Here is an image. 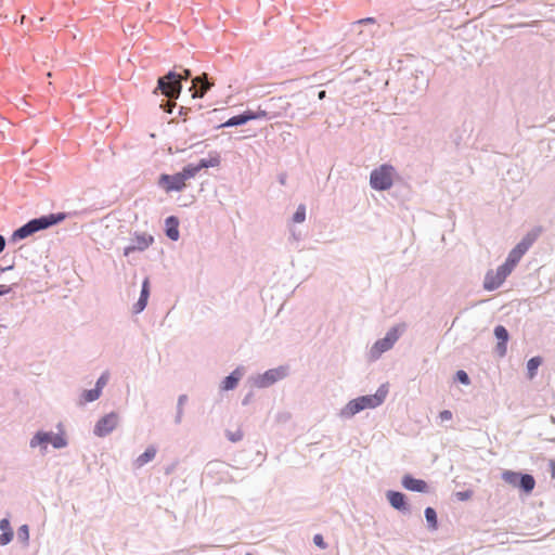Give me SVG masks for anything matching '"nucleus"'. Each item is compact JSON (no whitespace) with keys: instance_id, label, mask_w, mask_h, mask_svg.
<instances>
[{"instance_id":"nucleus-3","label":"nucleus","mask_w":555,"mask_h":555,"mask_svg":"<svg viewBox=\"0 0 555 555\" xmlns=\"http://www.w3.org/2000/svg\"><path fill=\"white\" fill-rule=\"evenodd\" d=\"M542 233V227H534L531 229L520 242L508 253L503 263L507 264L508 268L514 270L517 263L520 261L522 256L529 250V248L535 243Z\"/></svg>"},{"instance_id":"nucleus-27","label":"nucleus","mask_w":555,"mask_h":555,"mask_svg":"<svg viewBox=\"0 0 555 555\" xmlns=\"http://www.w3.org/2000/svg\"><path fill=\"white\" fill-rule=\"evenodd\" d=\"M494 336L496 337L498 341H500V347H503L509 337L508 331L503 325H496L494 327Z\"/></svg>"},{"instance_id":"nucleus-21","label":"nucleus","mask_w":555,"mask_h":555,"mask_svg":"<svg viewBox=\"0 0 555 555\" xmlns=\"http://www.w3.org/2000/svg\"><path fill=\"white\" fill-rule=\"evenodd\" d=\"M249 120L248 109L244 111L242 114L230 117L227 121L217 126L220 128H230V127H238L247 124Z\"/></svg>"},{"instance_id":"nucleus-4","label":"nucleus","mask_w":555,"mask_h":555,"mask_svg":"<svg viewBox=\"0 0 555 555\" xmlns=\"http://www.w3.org/2000/svg\"><path fill=\"white\" fill-rule=\"evenodd\" d=\"M395 168L389 164H383L372 170L370 175V185L375 191H387L393 183Z\"/></svg>"},{"instance_id":"nucleus-50","label":"nucleus","mask_w":555,"mask_h":555,"mask_svg":"<svg viewBox=\"0 0 555 555\" xmlns=\"http://www.w3.org/2000/svg\"><path fill=\"white\" fill-rule=\"evenodd\" d=\"M279 182H280L282 185H285V183H286V176H285V175H280V177H279Z\"/></svg>"},{"instance_id":"nucleus-36","label":"nucleus","mask_w":555,"mask_h":555,"mask_svg":"<svg viewBox=\"0 0 555 555\" xmlns=\"http://www.w3.org/2000/svg\"><path fill=\"white\" fill-rule=\"evenodd\" d=\"M13 537H14L13 530L2 531V533L0 534V545H2V546L8 545L13 540Z\"/></svg>"},{"instance_id":"nucleus-46","label":"nucleus","mask_w":555,"mask_h":555,"mask_svg":"<svg viewBox=\"0 0 555 555\" xmlns=\"http://www.w3.org/2000/svg\"><path fill=\"white\" fill-rule=\"evenodd\" d=\"M251 397H253V392L247 393V395L243 398L242 404H243V405L248 404V403L250 402Z\"/></svg>"},{"instance_id":"nucleus-41","label":"nucleus","mask_w":555,"mask_h":555,"mask_svg":"<svg viewBox=\"0 0 555 555\" xmlns=\"http://www.w3.org/2000/svg\"><path fill=\"white\" fill-rule=\"evenodd\" d=\"M452 412L450 410H443L439 413V418L443 421H450L452 418Z\"/></svg>"},{"instance_id":"nucleus-7","label":"nucleus","mask_w":555,"mask_h":555,"mask_svg":"<svg viewBox=\"0 0 555 555\" xmlns=\"http://www.w3.org/2000/svg\"><path fill=\"white\" fill-rule=\"evenodd\" d=\"M377 30L376 21L373 17L358 20L351 24V31L359 36L358 43L365 46Z\"/></svg>"},{"instance_id":"nucleus-48","label":"nucleus","mask_w":555,"mask_h":555,"mask_svg":"<svg viewBox=\"0 0 555 555\" xmlns=\"http://www.w3.org/2000/svg\"><path fill=\"white\" fill-rule=\"evenodd\" d=\"M5 247V238L0 234V254L3 251Z\"/></svg>"},{"instance_id":"nucleus-38","label":"nucleus","mask_w":555,"mask_h":555,"mask_svg":"<svg viewBox=\"0 0 555 555\" xmlns=\"http://www.w3.org/2000/svg\"><path fill=\"white\" fill-rule=\"evenodd\" d=\"M473 495V491L472 490H464V491H459L455 493V496L459 501H467L472 498Z\"/></svg>"},{"instance_id":"nucleus-45","label":"nucleus","mask_w":555,"mask_h":555,"mask_svg":"<svg viewBox=\"0 0 555 555\" xmlns=\"http://www.w3.org/2000/svg\"><path fill=\"white\" fill-rule=\"evenodd\" d=\"M496 350L500 356H504L506 353V344H504L503 347H500V341H498Z\"/></svg>"},{"instance_id":"nucleus-15","label":"nucleus","mask_w":555,"mask_h":555,"mask_svg":"<svg viewBox=\"0 0 555 555\" xmlns=\"http://www.w3.org/2000/svg\"><path fill=\"white\" fill-rule=\"evenodd\" d=\"M386 496L389 501V504L397 511L408 514L410 513V506L406 502V496L399 491L388 490Z\"/></svg>"},{"instance_id":"nucleus-13","label":"nucleus","mask_w":555,"mask_h":555,"mask_svg":"<svg viewBox=\"0 0 555 555\" xmlns=\"http://www.w3.org/2000/svg\"><path fill=\"white\" fill-rule=\"evenodd\" d=\"M185 181L184 176L180 171L175 175L163 173L159 177L158 183L166 190V192H179L184 189Z\"/></svg>"},{"instance_id":"nucleus-26","label":"nucleus","mask_w":555,"mask_h":555,"mask_svg":"<svg viewBox=\"0 0 555 555\" xmlns=\"http://www.w3.org/2000/svg\"><path fill=\"white\" fill-rule=\"evenodd\" d=\"M542 363L541 357H532L527 362V374L530 379H532L537 375L538 367Z\"/></svg>"},{"instance_id":"nucleus-43","label":"nucleus","mask_w":555,"mask_h":555,"mask_svg":"<svg viewBox=\"0 0 555 555\" xmlns=\"http://www.w3.org/2000/svg\"><path fill=\"white\" fill-rule=\"evenodd\" d=\"M12 289H13V287L10 285L0 284V296L11 293Z\"/></svg>"},{"instance_id":"nucleus-33","label":"nucleus","mask_w":555,"mask_h":555,"mask_svg":"<svg viewBox=\"0 0 555 555\" xmlns=\"http://www.w3.org/2000/svg\"><path fill=\"white\" fill-rule=\"evenodd\" d=\"M306 220V206L300 204L295 214L293 215V221L296 223H301Z\"/></svg>"},{"instance_id":"nucleus-24","label":"nucleus","mask_w":555,"mask_h":555,"mask_svg":"<svg viewBox=\"0 0 555 555\" xmlns=\"http://www.w3.org/2000/svg\"><path fill=\"white\" fill-rule=\"evenodd\" d=\"M156 453H157V450L155 449V447H153V446L147 447L145 449V451L135 459V461H134L135 466L137 467L144 466L145 464L151 462L156 456Z\"/></svg>"},{"instance_id":"nucleus-5","label":"nucleus","mask_w":555,"mask_h":555,"mask_svg":"<svg viewBox=\"0 0 555 555\" xmlns=\"http://www.w3.org/2000/svg\"><path fill=\"white\" fill-rule=\"evenodd\" d=\"M157 90L168 99H177L182 91L181 75L169 70L157 80Z\"/></svg>"},{"instance_id":"nucleus-30","label":"nucleus","mask_w":555,"mask_h":555,"mask_svg":"<svg viewBox=\"0 0 555 555\" xmlns=\"http://www.w3.org/2000/svg\"><path fill=\"white\" fill-rule=\"evenodd\" d=\"M17 539L23 543L24 546L29 544V527L28 525H22L17 529Z\"/></svg>"},{"instance_id":"nucleus-19","label":"nucleus","mask_w":555,"mask_h":555,"mask_svg":"<svg viewBox=\"0 0 555 555\" xmlns=\"http://www.w3.org/2000/svg\"><path fill=\"white\" fill-rule=\"evenodd\" d=\"M52 435H53L52 431L38 430L31 437V439L29 441V447L33 449L37 448V447H41V449L46 450L48 443L52 442Z\"/></svg>"},{"instance_id":"nucleus-47","label":"nucleus","mask_w":555,"mask_h":555,"mask_svg":"<svg viewBox=\"0 0 555 555\" xmlns=\"http://www.w3.org/2000/svg\"><path fill=\"white\" fill-rule=\"evenodd\" d=\"M189 111H190V108L184 107V106H180V108H179V115H180V116H184V115H186V114H188V112H189Z\"/></svg>"},{"instance_id":"nucleus-32","label":"nucleus","mask_w":555,"mask_h":555,"mask_svg":"<svg viewBox=\"0 0 555 555\" xmlns=\"http://www.w3.org/2000/svg\"><path fill=\"white\" fill-rule=\"evenodd\" d=\"M181 172L184 176L185 180H189L191 178H194L199 172V170L195 164H188L186 166L183 167Z\"/></svg>"},{"instance_id":"nucleus-18","label":"nucleus","mask_w":555,"mask_h":555,"mask_svg":"<svg viewBox=\"0 0 555 555\" xmlns=\"http://www.w3.org/2000/svg\"><path fill=\"white\" fill-rule=\"evenodd\" d=\"M402 486L410 491L414 492H426L428 485L423 479H416L411 475H404L402 477Z\"/></svg>"},{"instance_id":"nucleus-34","label":"nucleus","mask_w":555,"mask_h":555,"mask_svg":"<svg viewBox=\"0 0 555 555\" xmlns=\"http://www.w3.org/2000/svg\"><path fill=\"white\" fill-rule=\"evenodd\" d=\"M249 120H256V119H270L269 114L264 109H258L257 112H253L248 109Z\"/></svg>"},{"instance_id":"nucleus-28","label":"nucleus","mask_w":555,"mask_h":555,"mask_svg":"<svg viewBox=\"0 0 555 555\" xmlns=\"http://www.w3.org/2000/svg\"><path fill=\"white\" fill-rule=\"evenodd\" d=\"M188 401V396L186 395H180L178 397V402H177V413H176V417H175V423L178 425L182 422V416H183V405L184 403Z\"/></svg>"},{"instance_id":"nucleus-9","label":"nucleus","mask_w":555,"mask_h":555,"mask_svg":"<svg viewBox=\"0 0 555 555\" xmlns=\"http://www.w3.org/2000/svg\"><path fill=\"white\" fill-rule=\"evenodd\" d=\"M512 271L505 263L499 266L495 271L488 270L483 280V288L489 292L498 289Z\"/></svg>"},{"instance_id":"nucleus-44","label":"nucleus","mask_w":555,"mask_h":555,"mask_svg":"<svg viewBox=\"0 0 555 555\" xmlns=\"http://www.w3.org/2000/svg\"><path fill=\"white\" fill-rule=\"evenodd\" d=\"M180 75H181V81H182V80H188L189 78H191L192 73L190 69H183V74H180Z\"/></svg>"},{"instance_id":"nucleus-20","label":"nucleus","mask_w":555,"mask_h":555,"mask_svg":"<svg viewBox=\"0 0 555 555\" xmlns=\"http://www.w3.org/2000/svg\"><path fill=\"white\" fill-rule=\"evenodd\" d=\"M165 233L171 241H178L179 233V219L176 216H169L165 220Z\"/></svg>"},{"instance_id":"nucleus-10","label":"nucleus","mask_w":555,"mask_h":555,"mask_svg":"<svg viewBox=\"0 0 555 555\" xmlns=\"http://www.w3.org/2000/svg\"><path fill=\"white\" fill-rule=\"evenodd\" d=\"M388 395V385L382 384L374 395H365L356 398L359 408L363 411L365 409H375L384 403Z\"/></svg>"},{"instance_id":"nucleus-25","label":"nucleus","mask_w":555,"mask_h":555,"mask_svg":"<svg viewBox=\"0 0 555 555\" xmlns=\"http://www.w3.org/2000/svg\"><path fill=\"white\" fill-rule=\"evenodd\" d=\"M424 515L427 521V527L429 530H437L438 528V518L435 508L428 506L424 511Z\"/></svg>"},{"instance_id":"nucleus-23","label":"nucleus","mask_w":555,"mask_h":555,"mask_svg":"<svg viewBox=\"0 0 555 555\" xmlns=\"http://www.w3.org/2000/svg\"><path fill=\"white\" fill-rule=\"evenodd\" d=\"M362 410L356 399L350 400L338 413L339 417L348 420L360 413Z\"/></svg>"},{"instance_id":"nucleus-22","label":"nucleus","mask_w":555,"mask_h":555,"mask_svg":"<svg viewBox=\"0 0 555 555\" xmlns=\"http://www.w3.org/2000/svg\"><path fill=\"white\" fill-rule=\"evenodd\" d=\"M221 163V157L218 152H210L209 158H202L198 163H196V167L201 171L202 169H207L210 167H218Z\"/></svg>"},{"instance_id":"nucleus-2","label":"nucleus","mask_w":555,"mask_h":555,"mask_svg":"<svg viewBox=\"0 0 555 555\" xmlns=\"http://www.w3.org/2000/svg\"><path fill=\"white\" fill-rule=\"evenodd\" d=\"M404 331L405 324L403 323L390 327L385 336L380 339H377L371 347L369 351V359L371 361L378 360L384 352L390 350L393 347Z\"/></svg>"},{"instance_id":"nucleus-42","label":"nucleus","mask_w":555,"mask_h":555,"mask_svg":"<svg viewBox=\"0 0 555 555\" xmlns=\"http://www.w3.org/2000/svg\"><path fill=\"white\" fill-rule=\"evenodd\" d=\"M0 530H2V531L12 530L8 518H3L0 520Z\"/></svg>"},{"instance_id":"nucleus-31","label":"nucleus","mask_w":555,"mask_h":555,"mask_svg":"<svg viewBox=\"0 0 555 555\" xmlns=\"http://www.w3.org/2000/svg\"><path fill=\"white\" fill-rule=\"evenodd\" d=\"M52 447L54 449H63L67 447L68 442L66 438L63 436V434H54L52 435Z\"/></svg>"},{"instance_id":"nucleus-1","label":"nucleus","mask_w":555,"mask_h":555,"mask_svg":"<svg viewBox=\"0 0 555 555\" xmlns=\"http://www.w3.org/2000/svg\"><path fill=\"white\" fill-rule=\"evenodd\" d=\"M67 215L65 212H56V214H49L43 215L38 218H34L23 224L22 227L17 228L11 236V242L15 243L22 240H25L26 237L46 230L50 227H53L66 219Z\"/></svg>"},{"instance_id":"nucleus-40","label":"nucleus","mask_w":555,"mask_h":555,"mask_svg":"<svg viewBox=\"0 0 555 555\" xmlns=\"http://www.w3.org/2000/svg\"><path fill=\"white\" fill-rule=\"evenodd\" d=\"M313 543L320 547V548H326L327 547V543L324 541V538L322 534L318 533L313 537Z\"/></svg>"},{"instance_id":"nucleus-14","label":"nucleus","mask_w":555,"mask_h":555,"mask_svg":"<svg viewBox=\"0 0 555 555\" xmlns=\"http://www.w3.org/2000/svg\"><path fill=\"white\" fill-rule=\"evenodd\" d=\"M212 86L214 83L209 81L207 74L194 77L192 79V87L190 88V91H193L192 98H203Z\"/></svg>"},{"instance_id":"nucleus-29","label":"nucleus","mask_w":555,"mask_h":555,"mask_svg":"<svg viewBox=\"0 0 555 555\" xmlns=\"http://www.w3.org/2000/svg\"><path fill=\"white\" fill-rule=\"evenodd\" d=\"M101 396V392L95 387L93 389L85 390L81 393V401L82 402H93L98 400Z\"/></svg>"},{"instance_id":"nucleus-35","label":"nucleus","mask_w":555,"mask_h":555,"mask_svg":"<svg viewBox=\"0 0 555 555\" xmlns=\"http://www.w3.org/2000/svg\"><path fill=\"white\" fill-rule=\"evenodd\" d=\"M455 379L463 384V385H469L470 384V378L468 376V374L463 371V370H459L456 373H455Z\"/></svg>"},{"instance_id":"nucleus-6","label":"nucleus","mask_w":555,"mask_h":555,"mask_svg":"<svg viewBox=\"0 0 555 555\" xmlns=\"http://www.w3.org/2000/svg\"><path fill=\"white\" fill-rule=\"evenodd\" d=\"M502 479L514 488H518L525 493H531L535 487V479L530 474H522L513 470H504Z\"/></svg>"},{"instance_id":"nucleus-37","label":"nucleus","mask_w":555,"mask_h":555,"mask_svg":"<svg viewBox=\"0 0 555 555\" xmlns=\"http://www.w3.org/2000/svg\"><path fill=\"white\" fill-rule=\"evenodd\" d=\"M108 382V373L105 372L103 373L96 380L95 383V388L100 390V392L102 393V389L105 387V385L107 384Z\"/></svg>"},{"instance_id":"nucleus-39","label":"nucleus","mask_w":555,"mask_h":555,"mask_svg":"<svg viewBox=\"0 0 555 555\" xmlns=\"http://www.w3.org/2000/svg\"><path fill=\"white\" fill-rule=\"evenodd\" d=\"M227 437L232 442H237L243 439V433L241 430H236L235 433L228 431Z\"/></svg>"},{"instance_id":"nucleus-16","label":"nucleus","mask_w":555,"mask_h":555,"mask_svg":"<svg viewBox=\"0 0 555 555\" xmlns=\"http://www.w3.org/2000/svg\"><path fill=\"white\" fill-rule=\"evenodd\" d=\"M244 375V367L237 366L221 382L220 388L224 391L233 390Z\"/></svg>"},{"instance_id":"nucleus-49","label":"nucleus","mask_w":555,"mask_h":555,"mask_svg":"<svg viewBox=\"0 0 555 555\" xmlns=\"http://www.w3.org/2000/svg\"><path fill=\"white\" fill-rule=\"evenodd\" d=\"M325 96H326V91L325 90L319 91V93H318L319 100H323V99H325Z\"/></svg>"},{"instance_id":"nucleus-8","label":"nucleus","mask_w":555,"mask_h":555,"mask_svg":"<svg viewBox=\"0 0 555 555\" xmlns=\"http://www.w3.org/2000/svg\"><path fill=\"white\" fill-rule=\"evenodd\" d=\"M287 374V366H279L275 369H270L262 374H258L257 376L251 377V383L257 388H268L275 384L276 382L285 378Z\"/></svg>"},{"instance_id":"nucleus-17","label":"nucleus","mask_w":555,"mask_h":555,"mask_svg":"<svg viewBox=\"0 0 555 555\" xmlns=\"http://www.w3.org/2000/svg\"><path fill=\"white\" fill-rule=\"evenodd\" d=\"M150 297V279L145 278L142 282L141 293L138 301L133 305V313H141L147 306Z\"/></svg>"},{"instance_id":"nucleus-12","label":"nucleus","mask_w":555,"mask_h":555,"mask_svg":"<svg viewBox=\"0 0 555 555\" xmlns=\"http://www.w3.org/2000/svg\"><path fill=\"white\" fill-rule=\"evenodd\" d=\"M154 243V237L146 233H134L131 243L124 248V256H129L134 251H144Z\"/></svg>"},{"instance_id":"nucleus-51","label":"nucleus","mask_w":555,"mask_h":555,"mask_svg":"<svg viewBox=\"0 0 555 555\" xmlns=\"http://www.w3.org/2000/svg\"><path fill=\"white\" fill-rule=\"evenodd\" d=\"M245 555H253L251 553H246Z\"/></svg>"},{"instance_id":"nucleus-11","label":"nucleus","mask_w":555,"mask_h":555,"mask_svg":"<svg viewBox=\"0 0 555 555\" xmlns=\"http://www.w3.org/2000/svg\"><path fill=\"white\" fill-rule=\"evenodd\" d=\"M119 424V414L111 412L102 416L94 425L93 434L96 437H106L113 433Z\"/></svg>"}]
</instances>
